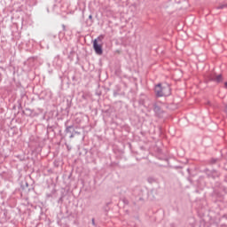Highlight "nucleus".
Wrapping results in <instances>:
<instances>
[{
	"label": "nucleus",
	"mask_w": 227,
	"mask_h": 227,
	"mask_svg": "<svg viewBox=\"0 0 227 227\" xmlns=\"http://www.w3.org/2000/svg\"><path fill=\"white\" fill-rule=\"evenodd\" d=\"M154 90L158 97H169L171 95V88L168 84L164 86L158 84Z\"/></svg>",
	"instance_id": "f257e3e1"
},
{
	"label": "nucleus",
	"mask_w": 227,
	"mask_h": 227,
	"mask_svg": "<svg viewBox=\"0 0 227 227\" xmlns=\"http://www.w3.org/2000/svg\"><path fill=\"white\" fill-rule=\"evenodd\" d=\"M102 38L104 37H98V39H95L93 41V49L98 56H102L103 54V50H102V44H99L98 42H102Z\"/></svg>",
	"instance_id": "f03ea898"
},
{
	"label": "nucleus",
	"mask_w": 227,
	"mask_h": 227,
	"mask_svg": "<svg viewBox=\"0 0 227 227\" xmlns=\"http://www.w3.org/2000/svg\"><path fill=\"white\" fill-rule=\"evenodd\" d=\"M213 80L215 81L216 82H221V81H223V76L221 74H218L217 76L213 78Z\"/></svg>",
	"instance_id": "7ed1b4c3"
},
{
	"label": "nucleus",
	"mask_w": 227,
	"mask_h": 227,
	"mask_svg": "<svg viewBox=\"0 0 227 227\" xmlns=\"http://www.w3.org/2000/svg\"><path fill=\"white\" fill-rule=\"evenodd\" d=\"M224 87L227 88V82L224 83Z\"/></svg>",
	"instance_id": "20e7f679"
},
{
	"label": "nucleus",
	"mask_w": 227,
	"mask_h": 227,
	"mask_svg": "<svg viewBox=\"0 0 227 227\" xmlns=\"http://www.w3.org/2000/svg\"><path fill=\"white\" fill-rule=\"evenodd\" d=\"M219 8H224V6H220Z\"/></svg>",
	"instance_id": "39448f33"
}]
</instances>
